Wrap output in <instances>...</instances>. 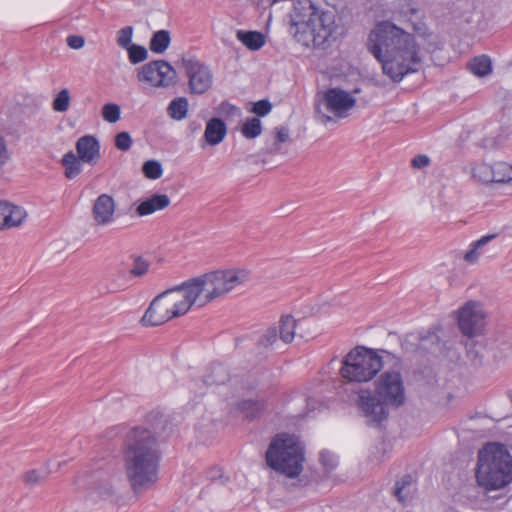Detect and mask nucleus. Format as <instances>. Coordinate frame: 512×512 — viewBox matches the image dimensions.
I'll return each instance as SVG.
<instances>
[{"mask_svg": "<svg viewBox=\"0 0 512 512\" xmlns=\"http://www.w3.org/2000/svg\"><path fill=\"white\" fill-rule=\"evenodd\" d=\"M431 163L430 158L427 155L419 154L411 160V165L416 169H423L429 166Z\"/></svg>", "mask_w": 512, "mask_h": 512, "instance_id": "nucleus-51", "label": "nucleus"}, {"mask_svg": "<svg viewBox=\"0 0 512 512\" xmlns=\"http://www.w3.org/2000/svg\"><path fill=\"white\" fill-rule=\"evenodd\" d=\"M360 93V89L356 88L352 92H348L341 88H329L322 93L318 110L324 109L332 116L337 118H346L356 105L355 94Z\"/></svg>", "mask_w": 512, "mask_h": 512, "instance_id": "nucleus-11", "label": "nucleus"}, {"mask_svg": "<svg viewBox=\"0 0 512 512\" xmlns=\"http://www.w3.org/2000/svg\"><path fill=\"white\" fill-rule=\"evenodd\" d=\"M180 287L190 308L194 304L203 307L218 299L207 273L183 282Z\"/></svg>", "mask_w": 512, "mask_h": 512, "instance_id": "nucleus-13", "label": "nucleus"}, {"mask_svg": "<svg viewBox=\"0 0 512 512\" xmlns=\"http://www.w3.org/2000/svg\"><path fill=\"white\" fill-rule=\"evenodd\" d=\"M82 160L72 151L66 153L62 158V165L65 168V176L68 179L77 177L82 171Z\"/></svg>", "mask_w": 512, "mask_h": 512, "instance_id": "nucleus-29", "label": "nucleus"}, {"mask_svg": "<svg viewBox=\"0 0 512 512\" xmlns=\"http://www.w3.org/2000/svg\"><path fill=\"white\" fill-rule=\"evenodd\" d=\"M257 129H258V135H260L261 133V124H260V121L258 120V126H257Z\"/></svg>", "mask_w": 512, "mask_h": 512, "instance_id": "nucleus-57", "label": "nucleus"}, {"mask_svg": "<svg viewBox=\"0 0 512 512\" xmlns=\"http://www.w3.org/2000/svg\"><path fill=\"white\" fill-rule=\"evenodd\" d=\"M169 205L170 198L166 194H154L139 203L136 207V213L138 216L143 217L164 210Z\"/></svg>", "mask_w": 512, "mask_h": 512, "instance_id": "nucleus-21", "label": "nucleus"}, {"mask_svg": "<svg viewBox=\"0 0 512 512\" xmlns=\"http://www.w3.org/2000/svg\"><path fill=\"white\" fill-rule=\"evenodd\" d=\"M374 386V393L370 389L359 391L358 405L369 422L380 424L388 418L390 408H399L405 403V386L397 370L382 372Z\"/></svg>", "mask_w": 512, "mask_h": 512, "instance_id": "nucleus-4", "label": "nucleus"}, {"mask_svg": "<svg viewBox=\"0 0 512 512\" xmlns=\"http://www.w3.org/2000/svg\"><path fill=\"white\" fill-rule=\"evenodd\" d=\"M10 152L5 138L0 134V170L9 162Z\"/></svg>", "mask_w": 512, "mask_h": 512, "instance_id": "nucleus-49", "label": "nucleus"}, {"mask_svg": "<svg viewBox=\"0 0 512 512\" xmlns=\"http://www.w3.org/2000/svg\"><path fill=\"white\" fill-rule=\"evenodd\" d=\"M492 173V164L486 161H477L474 162L471 166V176L472 178L484 185L492 184L491 174Z\"/></svg>", "mask_w": 512, "mask_h": 512, "instance_id": "nucleus-28", "label": "nucleus"}, {"mask_svg": "<svg viewBox=\"0 0 512 512\" xmlns=\"http://www.w3.org/2000/svg\"><path fill=\"white\" fill-rule=\"evenodd\" d=\"M236 37L241 43H243V45H245L250 50H256V31L238 30L236 33Z\"/></svg>", "mask_w": 512, "mask_h": 512, "instance_id": "nucleus-42", "label": "nucleus"}, {"mask_svg": "<svg viewBox=\"0 0 512 512\" xmlns=\"http://www.w3.org/2000/svg\"><path fill=\"white\" fill-rule=\"evenodd\" d=\"M497 237L496 234L484 235L476 241H473L469 249L465 252L463 259L469 264H475L480 257L488 252V244Z\"/></svg>", "mask_w": 512, "mask_h": 512, "instance_id": "nucleus-22", "label": "nucleus"}, {"mask_svg": "<svg viewBox=\"0 0 512 512\" xmlns=\"http://www.w3.org/2000/svg\"><path fill=\"white\" fill-rule=\"evenodd\" d=\"M207 479L212 482H220L221 484H225L229 477L225 475L223 469L221 467H212L206 473Z\"/></svg>", "mask_w": 512, "mask_h": 512, "instance_id": "nucleus-45", "label": "nucleus"}, {"mask_svg": "<svg viewBox=\"0 0 512 512\" xmlns=\"http://www.w3.org/2000/svg\"><path fill=\"white\" fill-rule=\"evenodd\" d=\"M272 144L267 148L269 152H280L283 144L289 141V129L281 126L275 129L271 135Z\"/></svg>", "mask_w": 512, "mask_h": 512, "instance_id": "nucleus-34", "label": "nucleus"}, {"mask_svg": "<svg viewBox=\"0 0 512 512\" xmlns=\"http://www.w3.org/2000/svg\"><path fill=\"white\" fill-rule=\"evenodd\" d=\"M249 111L252 113H256V102L249 103Z\"/></svg>", "mask_w": 512, "mask_h": 512, "instance_id": "nucleus-55", "label": "nucleus"}, {"mask_svg": "<svg viewBox=\"0 0 512 512\" xmlns=\"http://www.w3.org/2000/svg\"><path fill=\"white\" fill-rule=\"evenodd\" d=\"M320 462L327 470H332L337 466L338 458L330 451H322L320 453Z\"/></svg>", "mask_w": 512, "mask_h": 512, "instance_id": "nucleus-47", "label": "nucleus"}, {"mask_svg": "<svg viewBox=\"0 0 512 512\" xmlns=\"http://www.w3.org/2000/svg\"><path fill=\"white\" fill-rule=\"evenodd\" d=\"M278 335L283 344L291 343L295 338L296 320L292 315H282L277 325Z\"/></svg>", "mask_w": 512, "mask_h": 512, "instance_id": "nucleus-25", "label": "nucleus"}, {"mask_svg": "<svg viewBox=\"0 0 512 512\" xmlns=\"http://www.w3.org/2000/svg\"><path fill=\"white\" fill-rule=\"evenodd\" d=\"M189 310L188 301L178 285L156 296L147 308L141 322L144 326H158L185 315Z\"/></svg>", "mask_w": 512, "mask_h": 512, "instance_id": "nucleus-8", "label": "nucleus"}, {"mask_svg": "<svg viewBox=\"0 0 512 512\" xmlns=\"http://www.w3.org/2000/svg\"><path fill=\"white\" fill-rule=\"evenodd\" d=\"M383 368V358L375 350L358 346L342 360L341 378L350 383H366L375 378Z\"/></svg>", "mask_w": 512, "mask_h": 512, "instance_id": "nucleus-7", "label": "nucleus"}, {"mask_svg": "<svg viewBox=\"0 0 512 512\" xmlns=\"http://www.w3.org/2000/svg\"><path fill=\"white\" fill-rule=\"evenodd\" d=\"M456 318L460 331L466 336L473 337L482 333L486 313L480 302L470 300L457 310Z\"/></svg>", "mask_w": 512, "mask_h": 512, "instance_id": "nucleus-12", "label": "nucleus"}, {"mask_svg": "<svg viewBox=\"0 0 512 512\" xmlns=\"http://www.w3.org/2000/svg\"><path fill=\"white\" fill-rule=\"evenodd\" d=\"M77 156L83 163L94 166L101 157L100 143L93 135H84L80 137L75 145Z\"/></svg>", "mask_w": 512, "mask_h": 512, "instance_id": "nucleus-18", "label": "nucleus"}, {"mask_svg": "<svg viewBox=\"0 0 512 512\" xmlns=\"http://www.w3.org/2000/svg\"><path fill=\"white\" fill-rule=\"evenodd\" d=\"M367 49L393 82L402 81L405 76L419 71L422 65L421 49L415 35L389 20L378 22L370 31Z\"/></svg>", "mask_w": 512, "mask_h": 512, "instance_id": "nucleus-2", "label": "nucleus"}, {"mask_svg": "<svg viewBox=\"0 0 512 512\" xmlns=\"http://www.w3.org/2000/svg\"><path fill=\"white\" fill-rule=\"evenodd\" d=\"M121 483V473L116 467L97 470L91 475L85 501L92 505L112 502L119 494Z\"/></svg>", "mask_w": 512, "mask_h": 512, "instance_id": "nucleus-9", "label": "nucleus"}, {"mask_svg": "<svg viewBox=\"0 0 512 512\" xmlns=\"http://www.w3.org/2000/svg\"><path fill=\"white\" fill-rule=\"evenodd\" d=\"M281 343L277 326L273 325L268 327L261 335L258 340V350L263 349L265 352L277 350Z\"/></svg>", "mask_w": 512, "mask_h": 512, "instance_id": "nucleus-26", "label": "nucleus"}, {"mask_svg": "<svg viewBox=\"0 0 512 512\" xmlns=\"http://www.w3.org/2000/svg\"><path fill=\"white\" fill-rule=\"evenodd\" d=\"M475 479L486 491H497L512 482V456L504 445L488 443L478 452Z\"/></svg>", "mask_w": 512, "mask_h": 512, "instance_id": "nucleus-5", "label": "nucleus"}, {"mask_svg": "<svg viewBox=\"0 0 512 512\" xmlns=\"http://www.w3.org/2000/svg\"><path fill=\"white\" fill-rule=\"evenodd\" d=\"M66 41L67 45L72 49H81L85 44L84 38L78 35H70Z\"/></svg>", "mask_w": 512, "mask_h": 512, "instance_id": "nucleus-52", "label": "nucleus"}, {"mask_svg": "<svg viewBox=\"0 0 512 512\" xmlns=\"http://www.w3.org/2000/svg\"><path fill=\"white\" fill-rule=\"evenodd\" d=\"M71 96L67 88L62 89L54 98L52 108L56 112H66L70 107Z\"/></svg>", "mask_w": 512, "mask_h": 512, "instance_id": "nucleus-37", "label": "nucleus"}, {"mask_svg": "<svg viewBox=\"0 0 512 512\" xmlns=\"http://www.w3.org/2000/svg\"><path fill=\"white\" fill-rule=\"evenodd\" d=\"M226 135V126L219 118L210 119L205 128L204 138L212 146L223 141Z\"/></svg>", "mask_w": 512, "mask_h": 512, "instance_id": "nucleus-23", "label": "nucleus"}, {"mask_svg": "<svg viewBox=\"0 0 512 512\" xmlns=\"http://www.w3.org/2000/svg\"><path fill=\"white\" fill-rule=\"evenodd\" d=\"M492 184H512V165L505 161L492 163Z\"/></svg>", "mask_w": 512, "mask_h": 512, "instance_id": "nucleus-27", "label": "nucleus"}, {"mask_svg": "<svg viewBox=\"0 0 512 512\" xmlns=\"http://www.w3.org/2000/svg\"><path fill=\"white\" fill-rule=\"evenodd\" d=\"M116 204L112 196L101 194L94 202L92 215L95 223L106 226L113 222Z\"/></svg>", "mask_w": 512, "mask_h": 512, "instance_id": "nucleus-19", "label": "nucleus"}, {"mask_svg": "<svg viewBox=\"0 0 512 512\" xmlns=\"http://www.w3.org/2000/svg\"><path fill=\"white\" fill-rule=\"evenodd\" d=\"M310 401H311V400L309 399V400H308V403H307V405H308L309 409H310L311 411H312V410H315V406H314V405H312V404L310 403Z\"/></svg>", "mask_w": 512, "mask_h": 512, "instance_id": "nucleus-56", "label": "nucleus"}, {"mask_svg": "<svg viewBox=\"0 0 512 512\" xmlns=\"http://www.w3.org/2000/svg\"><path fill=\"white\" fill-rule=\"evenodd\" d=\"M26 211L8 202H0V229L16 227L26 218Z\"/></svg>", "mask_w": 512, "mask_h": 512, "instance_id": "nucleus-20", "label": "nucleus"}, {"mask_svg": "<svg viewBox=\"0 0 512 512\" xmlns=\"http://www.w3.org/2000/svg\"><path fill=\"white\" fill-rule=\"evenodd\" d=\"M266 43L265 36L258 32V50L263 47Z\"/></svg>", "mask_w": 512, "mask_h": 512, "instance_id": "nucleus-54", "label": "nucleus"}, {"mask_svg": "<svg viewBox=\"0 0 512 512\" xmlns=\"http://www.w3.org/2000/svg\"><path fill=\"white\" fill-rule=\"evenodd\" d=\"M241 132L246 138H250V139L255 138L256 137V117H253V118L249 119L247 122H245L242 125Z\"/></svg>", "mask_w": 512, "mask_h": 512, "instance_id": "nucleus-50", "label": "nucleus"}, {"mask_svg": "<svg viewBox=\"0 0 512 512\" xmlns=\"http://www.w3.org/2000/svg\"><path fill=\"white\" fill-rule=\"evenodd\" d=\"M209 387V384L206 382L203 376L199 378H193L187 383V390L194 399L203 397Z\"/></svg>", "mask_w": 512, "mask_h": 512, "instance_id": "nucleus-35", "label": "nucleus"}, {"mask_svg": "<svg viewBox=\"0 0 512 512\" xmlns=\"http://www.w3.org/2000/svg\"><path fill=\"white\" fill-rule=\"evenodd\" d=\"M413 491V481L410 475H405L399 479L394 486V496L402 503H405Z\"/></svg>", "mask_w": 512, "mask_h": 512, "instance_id": "nucleus-30", "label": "nucleus"}, {"mask_svg": "<svg viewBox=\"0 0 512 512\" xmlns=\"http://www.w3.org/2000/svg\"><path fill=\"white\" fill-rule=\"evenodd\" d=\"M419 346L423 350L430 351L432 353L437 352L441 349L442 343L436 332H428L425 336L420 338Z\"/></svg>", "mask_w": 512, "mask_h": 512, "instance_id": "nucleus-36", "label": "nucleus"}, {"mask_svg": "<svg viewBox=\"0 0 512 512\" xmlns=\"http://www.w3.org/2000/svg\"><path fill=\"white\" fill-rule=\"evenodd\" d=\"M218 113L226 117H239L241 115L240 109L227 101L219 105Z\"/></svg>", "mask_w": 512, "mask_h": 512, "instance_id": "nucleus-46", "label": "nucleus"}, {"mask_svg": "<svg viewBox=\"0 0 512 512\" xmlns=\"http://www.w3.org/2000/svg\"><path fill=\"white\" fill-rule=\"evenodd\" d=\"M203 377L209 386L223 385L229 380L230 374L224 365L212 364L205 370Z\"/></svg>", "mask_w": 512, "mask_h": 512, "instance_id": "nucleus-24", "label": "nucleus"}, {"mask_svg": "<svg viewBox=\"0 0 512 512\" xmlns=\"http://www.w3.org/2000/svg\"><path fill=\"white\" fill-rule=\"evenodd\" d=\"M133 35V27L127 26L120 29L117 33V44L122 48H128L130 46Z\"/></svg>", "mask_w": 512, "mask_h": 512, "instance_id": "nucleus-43", "label": "nucleus"}, {"mask_svg": "<svg viewBox=\"0 0 512 512\" xmlns=\"http://www.w3.org/2000/svg\"><path fill=\"white\" fill-rule=\"evenodd\" d=\"M188 105L185 97L175 98L169 103L167 113L174 120H182L187 116Z\"/></svg>", "mask_w": 512, "mask_h": 512, "instance_id": "nucleus-33", "label": "nucleus"}, {"mask_svg": "<svg viewBox=\"0 0 512 512\" xmlns=\"http://www.w3.org/2000/svg\"><path fill=\"white\" fill-rule=\"evenodd\" d=\"M137 78L156 88L169 87L175 82L176 71L168 62L157 60L143 65L138 70Z\"/></svg>", "mask_w": 512, "mask_h": 512, "instance_id": "nucleus-14", "label": "nucleus"}, {"mask_svg": "<svg viewBox=\"0 0 512 512\" xmlns=\"http://www.w3.org/2000/svg\"><path fill=\"white\" fill-rule=\"evenodd\" d=\"M509 398H510V400L512 402V390L509 392Z\"/></svg>", "mask_w": 512, "mask_h": 512, "instance_id": "nucleus-58", "label": "nucleus"}, {"mask_svg": "<svg viewBox=\"0 0 512 512\" xmlns=\"http://www.w3.org/2000/svg\"><path fill=\"white\" fill-rule=\"evenodd\" d=\"M143 174L149 179H159L163 174L162 165L157 160H148L143 164Z\"/></svg>", "mask_w": 512, "mask_h": 512, "instance_id": "nucleus-39", "label": "nucleus"}, {"mask_svg": "<svg viewBox=\"0 0 512 512\" xmlns=\"http://www.w3.org/2000/svg\"><path fill=\"white\" fill-rule=\"evenodd\" d=\"M469 70L472 74L483 77L491 73L492 63L488 56L482 55L475 57L468 64Z\"/></svg>", "mask_w": 512, "mask_h": 512, "instance_id": "nucleus-32", "label": "nucleus"}, {"mask_svg": "<svg viewBox=\"0 0 512 512\" xmlns=\"http://www.w3.org/2000/svg\"><path fill=\"white\" fill-rule=\"evenodd\" d=\"M272 110V104L269 100H258V118L266 116Z\"/></svg>", "mask_w": 512, "mask_h": 512, "instance_id": "nucleus-53", "label": "nucleus"}, {"mask_svg": "<svg viewBox=\"0 0 512 512\" xmlns=\"http://www.w3.org/2000/svg\"><path fill=\"white\" fill-rule=\"evenodd\" d=\"M255 379L253 375L247 378H241L236 387V395L239 398L236 403V411L247 419H253L256 413Z\"/></svg>", "mask_w": 512, "mask_h": 512, "instance_id": "nucleus-16", "label": "nucleus"}, {"mask_svg": "<svg viewBox=\"0 0 512 512\" xmlns=\"http://www.w3.org/2000/svg\"><path fill=\"white\" fill-rule=\"evenodd\" d=\"M339 25L332 10H319L310 0L294 6L290 33L305 47L322 46L337 38Z\"/></svg>", "mask_w": 512, "mask_h": 512, "instance_id": "nucleus-3", "label": "nucleus"}, {"mask_svg": "<svg viewBox=\"0 0 512 512\" xmlns=\"http://www.w3.org/2000/svg\"><path fill=\"white\" fill-rule=\"evenodd\" d=\"M207 274L218 299L243 284L249 277L248 272L240 268L219 269Z\"/></svg>", "mask_w": 512, "mask_h": 512, "instance_id": "nucleus-15", "label": "nucleus"}, {"mask_svg": "<svg viewBox=\"0 0 512 512\" xmlns=\"http://www.w3.org/2000/svg\"><path fill=\"white\" fill-rule=\"evenodd\" d=\"M188 80V91L193 95L207 93L213 86L214 76L210 66L197 57H182L180 61Z\"/></svg>", "mask_w": 512, "mask_h": 512, "instance_id": "nucleus-10", "label": "nucleus"}, {"mask_svg": "<svg viewBox=\"0 0 512 512\" xmlns=\"http://www.w3.org/2000/svg\"><path fill=\"white\" fill-rule=\"evenodd\" d=\"M168 418L152 411L144 425L130 428L122 444L125 477L135 496H139L158 481L161 450L159 434L166 428Z\"/></svg>", "mask_w": 512, "mask_h": 512, "instance_id": "nucleus-1", "label": "nucleus"}, {"mask_svg": "<svg viewBox=\"0 0 512 512\" xmlns=\"http://www.w3.org/2000/svg\"><path fill=\"white\" fill-rule=\"evenodd\" d=\"M46 479V475L39 470L33 469L25 472L22 475V480L25 485L33 487L42 483Z\"/></svg>", "mask_w": 512, "mask_h": 512, "instance_id": "nucleus-41", "label": "nucleus"}, {"mask_svg": "<svg viewBox=\"0 0 512 512\" xmlns=\"http://www.w3.org/2000/svg\"><path fill=\"white\" fill-rule=\"evenodd\" d=\"M149 269V263L142 259L141 257H138L135 259L133 267L130 270V274L133 276H143L148 272Z\"/></svg>", "mask_w": 512, "mask_h": 512, "instance_id": "nucleus-48", "label": "nucleus"}, {"mask_svg": "<svg viewBox=\"0 0 512 512\" xmlns=\"http://www.w3.org/2000/svg\"><path fill=\"white\" fill-rule=\"evenodd\" d=\"M418 14V6L414 0H397L392 8L393 19L410 23L414 32L420 37L428 36V28L423 21L414 22Z\"/></svg>", "mask_w": 512, "mask_h": 512, "instance_id": "nucleus-17", "label": "nucleus"}, {"mask_svg": "<svg viewBox=\"0 0 512 512\" xmlns=\"http://www.w3.org/2000/svg\"><path fill=\"white\" fill-rule=\"evenodd\" d=\"M101 114L106 122L116 123L120 120L121 109L118 104L107 103L102 107Z\"/></svg>", "mask_w": 512, "mask_h": 512, "instance_id": "nucleus-38", "label": "nucleus"}, {"mask_svg": "<svg viewBox=\"0 0 512 512\" xmlns=\"http://www.w3.org/2000/svg\"><path fill=\"white\" fill-rule=\"evenodd\" d=\"M115 147L120 151H128L132 146V138L128 132H120L115 136Z\"/></svg>", "mask_w": 512, "mask_h": 512, "instance_id": "nucleus-44", "label": "nucleus"}, {"mask_svg": "<svg viewBox=\"0 0 512 512\" xmlns=\"http://www.w3.org/2000/svg\"><path fill=\"white\" fill-rule=\"evenodd\" d=\"M326 118H327L328 120H331V119H332V117H331V116H328V115L326 116Z\"/></svg>", "mask_w": 512, "mask_h": 512, "instance_id": "nucleus-59", "label": "nucleus"}, {"mask_svg": "<svg viewBox=\"0 0 512 512\" xmlns=\"http://www.w3.org/2000/svg\"><path fill=\"white\" fill-rule=\"evenodd\" d=\"M267 465L274 471L288 477H298L305 462V449L294 435L279 434L266 452Z\"/></svg>", "mask_w": 512, "mask_h": 512, "instance_id": "nucleus-6", "label": "nucleus"}, {"mask_svg": "<svg viewBox=\"0 0 512 512\" xmlns=\"http://www.w3.org/2000/svg\"><path fill=\"white\" fill-rule=\"evenodd\" d=\"M129 60L132 64L140 63L146 60L148 53L145 47L132 44L128 48Z\"/></svg>", "mask_w": 512, "mask_h": 512, "instance_id": "nucleus-40", "label": "nucleus"}, {"mask_svg": "<svg viewBox=\"0 0 512 512\" xmlns=\"http://www.w3.org/2000/svg\"><path fill=\"white\" fill-rule=\"evenodd\" d=\"M170 42V33L167 30H159L153 34L149 47L152 52L162 54L167 50Z\"/></svg>", "mask_w": 512, "mask_h": 512, "instance_id": "nucleus-31", "label": "nucleus"}]
</instances>
